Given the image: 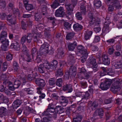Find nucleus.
Returning <instances> with one entry per match:
<instances>
[{"label": "nucleus", "mask_w": 122, "mask_h": 122, "mask_svg": "<svg viewBox=\"0 0 122 122\" xmlns=\"http://www.w3.org/2000/svg\"><path fill=\"white\" fill-rule=\"evenodd\" d=\"M31 54L32 58L34 59V58L37 55V49L35 48L32 49L31 51Z\"/></svg>", "instance_id": "nucleus-44"}, {"label": "nucleus", "mask_w": 122, "mask_h": 122, "mask_svg": "<svg viewBox=\"0 0 122 122\" xmlns=\"http://www.w3.org/2000/svg\"><path fill=\"white\" fill-rule=\"evenodd\" d=\"M41 115L42 116H47L48 117L51 118L52 116L50 113L49 111H48L47 109L46 111H44L42 113Z\"/></svg>", "instance_id": "nucleus-42"}, {"label": "nucleus", "mask_w": 122, "mask_h": 122, "mask_svg": "<svg viewBox=\"0 0 122 122\" xmlns=\"http://www.w3.org/2000/svg\"><path fill=\"white\" fill-rule=\"evenodd\" d=\"M47 109L48 111H49L50 113L54 112L55 110L52 103L49 104Z\"/></svg>", "instance_id": "nucleus-25"}, {"label": "nucleus", "mask_w": 122, "mask_h": 122, "mask_svg": "<svg viewBox=\"0 0 122 122\" xmlns=\"http://www.w3.org/2000/svg\"><path fill=\"white\" fill-rule=\"evenodd\" d=\"M65 13L63 7H60L56 10L55 15L56 17H62L64 15Z\"/></svg>", "instance_id": "nucleus-12"}, {"label": "nucleus", "mask_w": 122, "mask_h": 122, "mask_svg": "<svg viewBox=\"0 0 122 122\" xmlns=\"http://www.w3.org/2000/svg\"><path fill=\"white\" fill-rule=\"evenodd\" d=\"M32 33L33 34V39L35 41H37L39 38H41L42 37V35L40 33H36L32 31Z\"/></svg>", "instance_id": "nucleus-24"}, {"label": "nucleus", "mask_w": 122, "mask_h": 122, "mask_svg": "<svg viewBox=\"0 0 122 122\" xmlns=\"http://www.w3.org/2000/svg\"><path fill=\"white\" fill-rule=\"evenodd\" d=\"M11 16L8 15L7 17V20L11 24H15V19H12Z\"/></svg>", "instance_id": "nucleus-36"}, {"label": "nucleus", "mask_w": 122, "mask_h": 122, "mask_svg": "<svg viewBox=\"0 0 122 122\" xmlns=\"http://www.w3.org/2000/svg\"><path fill=\"white\" fill-rule=\"evenodd\" d=\"M58 63L57 61L55 60H53V61L51 63L52 69L55 70L57 67Z\"/></svg>", "instance_id": "nucleus-33"}, {"label": "nucleus", "mask_w": 122, "mask_h": 122, "mask_svg": "<svg viewBox=\"0 0 122 122\" xmlns=\"http://www.w3.org/2000/svg\"><path fill=\"white\" fill-rule=\"evenodd\" d=\"M36 83L39 87L42 88L44 87L45 85V83L44 80L40 78L37 79L36 81Z\"/></svg>", "instance_id": "nucleus-16"}, {"label": "nucleus", "mask_w": 122, "mask_h": 122, "mask_svg": "<svg viewBox=\"0 0 122 122\" xmlns=\"http://www.w3.org/2000/svg\"><path fill=\"white\" fill-rule=\"evenodd\" d=\"M76 67L72 65L70 66L68 72L67 74L65 75L66 77L68 79L69 77L71 78L75 77L76 74Z\"/></svg>", "instance_id": "nucleus-4"}, {"label": "nucleus", "mask_w": 122, "mask_h": 122, "mask_svg": "<svg viewBox=\"0 0 122 122\" xmlns=\"http://www.w3.org/2000/svg\"><path fill=\"white\" fill-rule=\"evenodd\" d=\"M52 120L51 118L44 117L41 119V122H49Z\"/></svg>", "instance_id": "nucleus-49"}, {"label": "nucleus", "mask_w": 122, "mask_h": 122, "mask_svg": "<svg viewBox=\"0 0 122 122\" xmlns=\"http://www.w3.org/2000/svg\"><path fill=\"white\" fill-rule=\"evenodd\" d=\"M63 70L61 68L58 69L56 71V76L57 77L59 76L61 77L63 75Z\"/></svg>", "instance_id": "nucleus-41"}, {"label": "nucleus", "mask_w": 122, "mask_h": 122, "mask_svg": "<svg viewBox=\"0 0 122 122\" xmlns=\"http://www.w3.org/2000/svg\"><path fill=\"white\" fill-rule=\"evenodd\" d=\"M30 113L35 114V111L29 107H28L27 109L25 110L23 112L24 114L26 116H28Z\"/></svg>", "instance_id": "nucleus-21"}, {"label": "nucleus", "mask_w": 122, "mask_h": 122, "mask_svg": "<svg viewBox=\"0 0 122 122\" xmlns=\"http://www.w3.org/2000/svg\"><path fill=\"white\" fill-rule=\"evenodd\" d=\"M90 14L91 16L89 17L90 20L89 22V25L90 26L92 25H96V23L95 19L93 17L92 14Z\"/></svg>", "instance_id": "nucleus-29"}, {"label": "nucleus", "mask_w": 122, "mask_h": 122, "mask_svg": "<svg viewBox=\"0 0 122 122\" xmlns=\"http://www.w3.org/2000/svg\"><path fill=\"white\" fill-rule=\"evenodd\" d=\"M63 82V80L62 78H59L57 79L56 84L57 86L61 87L62 86V84Z\"/></svg>", "instance_id": "nucleus-40"}, {"label": "nucleus", "mask_w": 122, "mask_h": 122, "mask_svg": "<svg viewBox=\"0 0 122 122\" xmlns=\"http://www.w3.org/2000/svg\"><path fill=\"white\" fill-rule=\"evenodd\" d=\"M73 28L74 30L76 31H77L82 29V27L78 23H76L73 25Z\"/></svg>", "instance_id": "nucleus-32"}, {"label": "nucleus", "mask_w": 122, "mask_h": 122, "mask_svg": "<svg viewBox=\"0 0 122 122\" xmlns=\"http://www.w3.org/2000/svg\"><path fill=\"white\" fill-rule=\"evenodd\" d=\"M43 63L46 70H49L51 68V65H50V64L48 63L47 61H46L43 62Z\"/></svg>", "instance_id": "nucleus-37"}, {"label": "nucleus", "mask_w": 122, "mask_h": 122, "mask_svg": "<svg viewBox=\"0 0 122 122\" xmlns=\"http://www.w3.org/2000/svg\"><path fill=\"white\" fill-rule=\"evenodd\" d=\"M64 28L68 29L71 28V24L68 22H65L64 24Z\"/></svg>", "instance_id": "nucleus-51"}, {"label": "nucleus", "mask_w": 122, "mask_h": 122, "mask_svg": "<svg viewBox=\"0 0 122 122\" xmlns=\"http://www.w3.org/2000/svg\"><path fill=\"white\" fill-rule=\"evenodd\" d=\"M32 38V35L31 34H28L26 39L28 43H30Z\"/></svg>", "instance_id": "nucleus-59"}, {"label": "nucleus", "mask_w": 122, "mask_h": 122, "mask_svg": "<svg viewBox=\"0 0 122 122\" xmlns=\"http://www.w3.org/2000/svg\"><path fill=\"white\" fill-rule=\"evenodd\" d=\"M82 78L84 79H87L89 78L90 77L89 74L87 73L86 72L83 73L82 75Z\"/></svg>", "instance_id": "nucleus-52"}, {"label": "nucleus", "mask_w": 122, "mask_h": 122, "mask_svg": "<svg viewBox=\"0 0 122 122\" xmlns=\"http://www.w3.org/2000/svg\"><path fill=\"white\" fill-rule=\"evenodd\" d=\"M50 11V10L46 7H44L41 9L43 15H45L49 13Z\"/></svg>", "instance_id": "nucleus-31"}, {"label": "nucleus", "mask_w": 122, "mask_h": 122, "mask_svg": "<svg viewBox=\"0 0 122 122\" xmlns=\"http://www.w3.org/2000/svg\"><path fill=\"white\" fill-rule=\"evenodd\" d=\"M96 112H97L98 116L100 117L103 116L104 111L103 109L102 108H98L96 109Z\"/></svg>", "instance_id": "nucleus-43"}, {"label": "nucleus", "mask_w": 122, "mask_h": 122, "mask_svg": "<svg viewBox=\"0 0 122 122\" xmlns=\"http://www.w3.org/2000/svg\"><path fill=\"white\" fill-rule=\"evenodd\" d=\"M46 46H41L40 48L39 55L42 57L43 56H46L47 54L48 51L46 50L45 47Z\"/></svg>", "instance_id": "nucleus-18"}, {"label": "nucleus", "mask_w": 122, "mask_h": 122, "mask_svg": "<svg viewBox=\"0 0 122 122\" xmlns=\"http://www.w3.org/2000/svg\"><path fill=\"white\" fill-rule=\"evenodd\" d=\"M73 115H75L73 119L72 122H81L82 118V116L78 113H74Z\"/></svg>", "instance_id": "nucleus-14"}, {"label": "nucleus", "mask_w": 122, "mask_h": 122, "mask_svg": "<svg viewBox=\"0 0 122 122\" xmlns=\"http://www.w3.org/2000/svg\"><path fill=\"white\" fill-rule=\"evenodd\" d=\"M112 82L111 79L106 80L100 84V88L103 90H107L109 88Z\"/></svg>", "instance_id": "nucleus-5"}, {"label": "nucleus", "mask_w": 122, "mask_h": 122, "mask_svg": "<svg viewBox=\"0 0 122 122\" xmlns=\"http://www.w3.org/2000/svg\"><path fill=\"white\" fill-rule=\"evenodd\" d=\"M45 48L49 54L52 55L54 53V50L51 46H46Z\"/></svg>", "instance_id": "nucleus-34"}, {"label": "nucleus", "mask_w": 122, "mask_h": 122, "mask_svg": "<svg viewBox=\"0 0 122 122\" xmlns=\"http://www.w3.org/2000/svg\"><path fill=\"white\" fill-rule=\"evenodd\" d=\"M75 34L73 32H70L67 34L66 36V39L67 40H70L73 37Z\"/></svg>", "instance_id": "nucleus-45"}, {"label": "nucleus", "mask_w": 122, "mask_h": 122, "mask_svg": "<svg viewBox=\"0 0 122 122\" xmlns=\"http://www.w3.org/2000/svg\"><path fill=\"white\" fill-rule=\"evenodd\" d=\"M20 81L19 80H15L14 82V85L15 88H18L20 84Z\"/></svg>", "instance_id": "nucleus-47"}, {"label": "nucleus", "mask_w": 122, "mask_h": 122, "mask_svg": "<svg viewBox=\"0 0 122 122\" xmlns=\"http://www.w3.org/2000/svg\"><path fill=\"white\" fill-rule=\"evenodd\" d=\"M114 66L117 68H120L122 67V63L120 61L117 62L115 63Z\"/></svg>", "instance_id": "nucleus-53"}, {"label": "nucleus", "mask_w": 122, "mask_h": 122, "mask_svg": "<svg viewBox=\"0 0 122 122\" xmlns=\"http://www.w3.org/2000/svg\"><path fill=\"white\" fill-rule=\"evenodd\" d=\"M114 50L113 47H110L109 48L108 53L109 55L112 54L114 52Z\"/></svg>", "instance_id": "nucleus-62"}, {"label": "nucleus", "mask_w": 122, "mask_h": 122, "mask_svg": "<svg viewBox=\"0 0 122 122\" xmlns=\"http://www.w3.org/2000/svg\"><path fill=\"white\" fill-rule=\"evenodd\" d=\"M81 86L83 88H85L87 86V84L85 81H81L80 82Z\"/></svg>", "instance_id": "nucleus-55"}, {"label": "nucleus", "mask_w": 122, "mask_h": 122, "mask_svg": "<svg viewBox=\"0 0 122 122\" xmlns=\"http://www.w3.org/2000/svg\"><path fill=\"white\" fill-rule=\"evenodd\" d=\"M77 54L78 55L79 53L81 54H85L86 53H88L86 49H85L84 46H77Z\"/></svg>", "instance_id": "nucleus-15"}, {"label": "nucleus", "mask_w": 122, "mask_h": 122, "mask_svg": "<svg viewBox=\"0 0 122 122\" xmlns=\"http://www.w3.org/2000/svg\"><path fill=\"white\" fill-rule=\"evenodd\" d=\"M8 64L7 62H5L3 63L2 70L3 71H6L7 68Z\"/></svg>", "instance_id": "nucleus-60"}, {"label": "nucleus", "mask_w": 122, "mask_h": 122, "mask_svg": "<svg viewBox=\"0 0 122 122\" xmlns=\"http://www.w3.org/2000/svg\"><path fill=\"white\" fill-rule=\"evenodd\" d=\"M119 84H122V79L117 80V81L114 82L113 86L111 88V91L113 93H115L121 89V87Z\"/></svg>", "instance_id": "nucleus-3"}, {"label": "nucleus", "mask_w": 122, "mask_h": 122, "mask_svg": "<svg viewBox=\"0 0 122 122\" xmlns=\"http://www.w3.org/2000/svg\"><path fill=\"white\" fill-rule=\"evenodd\" d=\"M64 108L61 106H56L55 108V111L57 112V113L61 114L64 112Z\"/></svg>", "instance_id": "nucleus-30"}, {"label": "nucleus", "mask_w": 122, "mask_h": 122, "mask_svg": "<svg viewBox=\"0 0 122 122\" xmlns=\"http://www.w3.org/2000/svg\"><path fill=\"white\" fill-rule=\"evenodd\" d=\"M41 18V16L39 14H36L35 15V19L37 21H40Z\"/></svg>", "instance_id": "nucleus-58"}, {"label": "nucleus", "mask_w": 122, "mask_h": 122, "mask_svg": "<svg viewBox=\"0 0 122 122\" xmlns=\"http://www.w3.org/2000/svg\"><path fill=\"white\" fill-rule=\"evenodd\" d=\"M82 56L80 59V60L82 63H84L85 61L86 60V58L88 55V53H86L85 54H82Z\"/></svg>", "instance_id": "nucleus-39"}, {"label": "nucleus", "mask_w": 122, "mask_h": 122, "mask_svg": "<svg viewBox=\"0 0 122 122\" xmlns=\"http://www.w3.org/2000/svg\"><path fill=\"white\" fill-rule=\"evenodd\" d=\"M25 55L26 56L25 57L26 59L24 58L22 55H20L19 56V60L20 63H22V68L27 71L29 69V67L28 65V63L26 62H30L31 59L30 57L29 53H27Z\"/></svg>", "instance_id": "nucleus-1"}, {"label": "nucleus", "mask_w": 122, "mask_h": 122, "mask_svg": "<svg viewBox=\"0 0 122 122\" xmlns=\"http://www.w3.org/2000/svg\"><path fill=\"white\" fill-rule=\"evenodd\" d=\"M22 52H24L25 55L27 53H29L28 50L27 49L26 46H22L21 48Z\"/></svg>", "instance_id": "nucleus-50"}, {"label": "nucleus", "mask_w": 122, "mask_h": 122, "mask_svg": "<svg viewBox=\"0 0 122 122\" xmlns=\"http://www.w3.org/2000/svg\"><path fill=\"white\" fill-rule=\"evenodd\" d=\"M76 17L79 20H81L82 19L81 15L80 12H78L76 14Z\"/></svg>", "instance_id": "nucleus-61"}, {"label": "nucleus", "mask_w": 122, "mask_h": 122, "mask_svg": "<svg viewBox=\"0 0 122 122\" xmlns=\"http://www.w3.org/2000/svg\"><path fill=\"white\" fill-rule=\"evenodd\" d=\"M25 8L26 10L29 11L33 9V7L31 4H28L25 6Z\"/></svg>", "instance_id": "nucleus-57"}, {"label": "nucleus", "mask_w": 122, "mask_h": 122, "mask_svg": "<svg viewBox=\"0 0 122 122\" xmlns=\"http://www.w3.org/2000/svg\"><path fill=\"white\" fill-rule=\"evenodd\" d=\"M59 102L60 103L63 107L66 106L68 103V101L67 98L63 96H61L59 97Z\"/></svg>", "instance_id": "nucleus-11"}, {"label": "nucleus", "mask_w": 122, "mask_h": 122, "mask_svg": "<svg viewBox=\"0 0 122 122\" xmlns=\"http://www.w3.org/2000/svg\"><path fill=\"white\" fill-rule=\"evenodd\" d=\"M102 62L103 64L105 65H108L110 63V59L107 55L103 54L102 57Z\"/></svg>", "instance_id": "nucleus-10"}, {"label": "nucleus", "mask_w": 122, "mask_h": 122, "mask_svg": "<svg viewBox=\"0 0 122 122\" xmlns=\"http://www.w3.org/2000/svg\"><path fill=\"white\" fill-rule=\"evenodd\" d=\"M122 15V11H119L118 12L117 14H114V18L115 19H117L119 16Z\"/></svg>", "instance_id": "nucleus-64"}, {"label": "nucleus", "mask_w": 122, "mask_h": 122, "mask_svg": "<svg viewBox=\"0 0 122 122\" xmlns=\"http://www.w3.org/2000/svg\"><path fill=\"white\" fill-rule=\"evenodd\" d=\"M87 63V65L93 69L92 71V72H95L98 71L97 64L96 62V59L92 57H90L88 59Z\"/></svg>", "instance_id": "nucleus-2"}, {"label": "nucleus", "mask_w": 122, "mask_h": 122, "mask_svg": "<svg viewBox=\"0 0 122 122\" xmlns=\"http://www.w3.org/2000/svg\"><path fill=\"white\" fill-rule=\"evenodd\" d=\"M76 96L79 97H83L82 99L84 98L85 99H87L89 97L90 94L87 91L85 92L80 93L79 94H77Z\"/></svg>", "instance_id": "nucleus-20"}, {"label": "nucleus", "mask_w": 122, "mask_h": 122, "mask_svg": "<svg viewBox=\"0 0 122 122\" xmlns=\"http://www.w3.org/2000/svg\"><path fill=\"white\" fill-rule=\"evenodd\" d=\"M94 5L95 8H98L101 6V2L99 0H95Z\"/></svg>", "instance_id": "nucleus-38"}, {"label": "nucleus", "mask_w": 122, "mask_h": 122, "mask_svg": "<svg viewBox=\"0 0 122 122\" xmlns=\"http://www.w3.org/2000/svg\"><path fill=\"white\" fill-rule=\"evenodd\" d=\"M37 93L40 95L39 96V97L40 98L39 100L40 101H41L42 99H44L45 98V94L41 93L43 89L42 88L39 87L37 88Z\"/></svg>", "instance_id": "nucleus-19"}, {"label": "nucleus", "mask_w": 122, "mask_h": 122, "mask_svg": "<svg viewBox=\"0 0 122 122\" xmlns=\"http://www.w3.org/2000/svg\"><path fill=\"white\" fill-rule=\"evenodd\" d=\"M13 66L14 70L15 71H17L19 68V67L17 63L15 61H14L13 62Z\"/></svg>", "instance_id": "nucleus-48"}, {"label": "nucleus", "mask_w": 122, "mask_h": 122, "mask_svg": "<svg viewBox=\"0 0 122 122\" xmlns=\"http://www.w3.org/2000/svg\"><path fill=\"white\" fill-rule=\"evenodd\" d=\"M81 14L85 15L86 12V9L84 6L82 5L81 6Z\"/></svg>", "instance_id": "nucleus-56"}, {"label": "nucleus", "mask_w": 122, "mask_h": 122, "mask_svg": "<svg viewBox=\"0 0 122 122\" xmlns=\"http://www.w3.org/2000/svg\"><path fill=\"white\" fill-rule=\"evenodd\" d=\"M102 102V100L101 99L96 100L91 104L90 106V108L92 110H94L97 108L98 105H101Z\"/></svg>", "instance_id": "nucleus-8"}, {"label": "nucleus", "mask_w": 122, "mask_h": 122, "mask_svg": "<svg viewBox=\"0 0 122 122\" xmlns=\"http://www.w3.org/2000/svg\"><path fill=\"white\" fill-rule=\"evenodd\" d=\"M62 89L64 91L68 93L71 92L73 90L72 85L69 83H66L63 86Z\"/></svg>", "instance_id": "nucleus-9"}, {"label": "nucleus", "mask_w": 122, "mask_h": 122, "mask_svg": "<svg viewBox=\"0 0 122 122\" xmlns=\"http://www.w3.org/2000/svg\"><path fill=\"white\" fill-rule=\"evenodd\" d=\"M45 68L44 67L43 64H40L38 66V70L40 73H44L46 71Z\"/></svg>", "instance_id": "nucleus-27"}, {"label": "nucleus", "mask_w": 122, "mask_h": 122, "mask_svg": "<svg viewBox=\"0 0 122 122\" xmlns=\"http://www.w3.org/2000/svg\"><path fill=\"white\" fill-rule=\"evenodd\" d=\"M58 53L57 55V57L59 58H61L64 56V52L63 51V49L61 47L57 50Z\"/></svg>", "instance_id": "nucleus-22"}, {"label": "nucleus", "mask_w": 122, "mask_h": 122, "mask_svg": "<svg viewBox=\"0 0 122 122\" xmlns=\"http://www.w3.org/2000/svg\"><path fill=\"white\" fill-rule=\"evenodd\" d=\"M35 57L36 58V60L37 61V62L39 63L41 61L42 57L40 55H38V56L36 55Z\"/></svg>", "instance_id": "nucleus-54"}, {"label": "nucleus", "mask_w": 122, "mask_h": 122, "mask_svg": "<svg viewBox=\"0 0 122 122\" xmlns=\"http://www.w3.org/2000/svg\"><path fill=\"white\" fill-rule=\"evenodd\" d=\"M27 24L26 22L25 23L23 21H22L21 22V26L23 29H25L27 26Z\"/></svg>", "instance_id": "nucleus-63"}, {"label": "nucleus", "mask_w": 122, "mask_h": 122, "mask_svg": "<svg viewBox=\"0 0 122 122\" xmlns=\"http://www.w3.org/2000/svg\"><path fill=\"white\" fill-rule=\"evenodd\" d=\"M7 33L5 31H2L0 35V39L1 42L3 45L8 46L9 45V42L8 40H6L5 38L7 36Z\"/></svg>", "instance_id": "nucleus-6"}, {"label": "nucleus", "mask_w": 122, "mask_h": 122, "mask_svg": "<svg viewBox=\"0 0 122 122\" xmlns=\"http://www.w3.org/2000/svg\"><path fill=\"white\" fill-rule=\"evenodd\" d=\"M77 110L79 113L83 112L85 110V105L84 104L80 105L77 108Z\"/></svg>", "instance_id": "nucleus-35"}, {"label": "nucleus", "mask_w": 122, "mask_h": 122, "mask_svg": "<svg viewBox=\"0 0 122 122\" xmlns=\"http://www.w3.org/2000/svg\"><path fill=\"white\" fill-rule=\"evenodd\" d=\"M21 103V101L19 99L15 101L12 104V106L14 109H16L19 107Z\"/></svg>", "instance_id": "nucleus-23"}, {"label": "nucleus", "mask_w": 122, "mask_h": 122, "mask_svg": "<svg viewBox=\"0 0 122 122\" xmlns=\"http://www.w3.org/2000/svg\"><path fill=\"white\" fill-rule=\"evenodd\" d=\"M111 22L110 20L108 19L105 22L103 28V31L106 33L108 32L109 30V25L111 23Z\"/></svg>", "instance_id": "nucleus-13"}, {"label": "nucleus", "mask_w": 122, "mask_h": 122, "mask_svg": "<svg viewBox=\"0 0 122 122\" xmlns=\"http://www.w3.org/2000/svg\"><path fill=\"white\" fill-rule=\"evenodd\" d=\"M75 56L74 55L69 54H68V61L69 64H73L75 63Z\"/></svg>", "instance_id": "nucleus-17"}, {"label": "nucleus", "mask_w": 122, "mask_h": 122, "mask_svg": "<svg viewBox=\"0 0 122 122\" xmlns=\"http://www.w3.org/2000/svg\"><path fill=\"white\" fill-rule=\"evenodd\" d=\"M113 7L117 9L121 8V6L119 2L117 0H113L112 3H111L110 5H109L108 10L109 11H112L114 10Z\"/></svg>", "instance_id": "nucleus-7"}, {"label": "nucleus", "mask_w": 122, "mask_h": 122, "mask_svg": "<svg viewBox=\"0 0 122 122\" xmlns=\"http://www.w3.org/2000/svg\"><path fill=\"white\" fill-rule=\"evenodd\" d=\"M6 109L3 107L0 108V117H2L3 116H5L6 113Z\"/></svg>", "instance_id": "nucleus-26"}, {"label": "nucleus", "mask_w": 122, "mask_h": 122, "mask_svg": "<svg viewBox=\"0 0 122 122\" xmlns=\"http://www.w3.org/2000/svg\"><path fill=\"white\" fill-rule=\"evenodd\" d=\"M56 82V79L54 78H52L49 79V83L50 86H53L55 85Z\"/></svg>", "instance_id": "nucleus-46"}, {"label": "nucleus", "mask_w": 122, "mask_h": 122, "mask_svg": "<svg viewBox=\"0 0 122 122\" xmlns=\"http://www.w3.org/2000/svg\"><path fill=\"white\" fill-rule=\"evenodd\" d=\"M92 34V32L91 31L87 30L85 33V40H87L89 39L91 36Z\"/></svg>", "instance_id": "nucleus-28"}]
</instances>
